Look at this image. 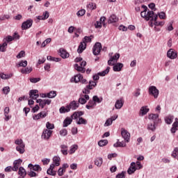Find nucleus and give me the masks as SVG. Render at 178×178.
<instances>
[{
    "label": "nucleus",
    "instance_id": "nucleus-10",
    "mask_svg": "<svg viewBox=\"0 0 178 178\" xmlns=\"http://www.w3.org/2000/svg\"><path fill=\"white\" fill-rule=\"evenodd\" d=\"M33 26V19H29L26 21L24 22L22 24V30H29Z\"/></svg>",
    "mask_w": 178,
    "mask_h": 178
},
{
    "label": "nucleus",
    "instance_id": "nucleus-12",
    "mask_svg": "<svg viewBox=\"0 0 178 178\" xmlns=\"http://www.w3.org/2000/svg\"><path fill=\"white\" fill-rule=\"evenodd\" d=\"M167 56L170 59H176L177 58V51L173 50V49H170L167 52Z\"/></svg>",
    "mask_w": 178,
    "mask_h": 178
},
{
    "label": "nucleus",
    "instance_id": "nucleus-47",
    "mask_svg": "<svg viewBox=\"0 0 178 178\" xmlns=\"http://www.w3.org/2000/svg\"><path fill=\"white\" fill-rule=\"evenodd\" d=\"M108 145V140H101L98 142V145L99 147H105Z\"/></svg>",
    "mask_w": 178,
    "mask_h": 178
},
{
    "label": "nucleus",
    "instance_id": "nucleus-44",
    "mask_svg": "<svg viewBox=\"0 0 178 178\" xmlns=\"http://www.w3.org/2000/svg\"><path fill=\"white\" fill-rule=\"evenodd\" d=\"M88 9H90V10H95V9H97V4L94 3H89L87 5Z\"/></svg>",
    "mask_w": 178,
    "mask_h": 178
},
{
    "label": "nucleus",
    "instance_id": "nucleus-35",
    "mask_svg": "<svg viewBox=\"0 0 178 178\" xmlns=\"http://www.w3.org/2000/svg\"><path fill=\"white\" fill-rule=\"evenodd\" d=\"M119 21V18L116 17L115 15H112L109 19H108V23L112 24V23H116V22Z\"/></svg>",
    "mask_w": 178,
    "mask_h": 178
},
{
    "label": "nucleus",
    "instance_id": "nucleus-59",
    "mask_svg": "<svg viewBox=\"0 0 178 178\" xmlns=\"http://www.w3.org/2000/svg\"><path fill=\"white\" fill-rule=\"evenodd\" d=\"M23 162V160L19 159L17 160L14 161L13 165H15V166H20L22 165V163Z\"/></svg>",
    "mask_w": 178,
    "mask_h": 178
},
{
    "label": "nucleus",
    "instance_id": "nucleus-28",
    "mask_svg": "<svg viewBox=\"0 0 178 178\" xmlns=\"http://www.w3.org/2000/svg\"><path fill=\"white\" fill-rule=\"evenodd\" d=\"M73 122V120L69 117H67L65 120L63 121V127H67L69 124H72V122Z\"/></svg>",
    "mask_w": 178,
    "mask_h": 178
},
{
    "label": "nucleus",
    "instance_id": "nucleus-43",
    "mask_svg": "<svg viewBox=\"0 0 178 178\" xmlns=\"http://www.w3.org/2000/svg\"><path fill=\"white\" fill-rule=\"evenodd\" d=\"M54 129H55V124L49 122L46 123V130H54Z\"/></svg>",
    "mask_w": 178,
    "mask_h": 178
},
{
    "label": "nucleus",
    "instance_id": "nucleus-23",
    "mask_svg": "<svg viewBox=\"0 0 178 178\" xmlns=\"http://www.w3.org/2000/svg\"><path fill=\"white\" fill-rule=\"evenodd\" d=\"M149 112V108H148V106H142L140 109L139 115L140 116H145V115H147V113Z\"/></svg>",
    "mask_w": 178,
    "mask_h": 178
},
{
    "label": "nucleus",
    "instance_id": "nucleus-53",
    "mask_svg": "<svg viewBox=\"0 0 178 178\" xmlns=\"http://www.w3.org/2000/svg\"><path fill=\"white\" fill-rule=\"evenodd\" d=\"M59 134L61 137H65V136H67V130L66 129H62L59 131Z\"/></svg>",
    "mask_w": 178,
    "mask_h": 178
},
{
    "label": "nucleus",
    "instance_id": "nucleus-38",
    "mask_svg": "<svg viewBox=\"0 0 178 178\" xmlns=\"http://www.w3.org/2000/svg\"><path fill=\"white\" fill-rule=\"evenodd\" d=\"M59 112L60 113H67V112H70V110L69 109L68 106H66L65 107L62 106L60 108Z\"/></svg>",
    "mask_w": 178,
    "mask_h": 178
},
{
    "label": "nucleus",
    "instance_id": "nucleus-45",
    "mask_svg": "<svg viewBox=\"0 0 178 178\" xmlns=\"http://www.w3.org/2000/svg\"><path fill=\"white\" fill-rule=\"evenodd\" d=\"M78 124H87V120L82 117H79V120L76 121Z\"/></svg>",
    "mask_w": 178,
    "mask_h": 178
},
{
    "label": "nucleus",
    "instance_id": "nucleus-15",
    "mask_svg": "<svg viewBox=\"0 0 178 178\" xmlns=\"http://www.w3.org/2000/svg\"><path fill=\"white\" fill-rule=\"evenodd\" d=\"M122 137L125 140L127 143H129L130 141V133L127 131L126 129H122L121 131Z\"/></svg>",
    "mask_w": 178,
    "mask_h": 178
},
{
    "label": "nucleus",
    "instance_id": "nucleus-16",
    "mask_svg": "<svg viewBox=\"0 0 178 178\" xmlns=\"http://www.w3.org/2000/svg\"><path fill=\"white\" fill-rule=\"evenodd\" d=\"M90 99V96L88 95H82L78 100V103L81 105H84V104H87V101Z\"/></svg>",
    "mask_w": 178,
    "mask_h": 178
},
{
    "label": "nucleus",
    "instance_id": "nucleus-18",
    "mask_svg": "<svg viewBox=\"0 0 178 178\" xmlns=\"http://www.w3.org/2000/svg\"><path fill=\"white\" fill-rule=\"evenodd\" d=\"M29 96L31 99H37L40 95H38V90H31L29 92Z\"/></svg>",
    "mask_w": 178,
    "mask_h": 178
},
{
    "label": "nucleus",
    "instance_id": "nucleus-26",
    "mask_svg": "<svg viewBox=\"0 0 178 178\" xmlns=\"http://www.w3.org/2000/svg\"><path fill=\"white\" fill-rule=\"evenodd\" d=\"M84 115V112L83 111H75L72 115L71 119L76 120L77 118H80V116H83Z\"/></svg>",
    "mask_w": 178,
    "mask_h": 178
},
{
    "label": "nucleus",
    "instance_id": "nucleus-21",
    "mask_svg": "<svg viewBox=\"0 0 178 178\" xmlns=\"http://www.w3.org/2000/svg\"><path fill=\"white\" fill-rule=\"evenodd\" d=\"M81 79H83V75H81V74H79L72 77L70 79V81L71 83H79V81H81Z\"/></svg>",
    "mask_w": 178,
    "mask_h": 178
},
{
    "label": "nucleus",
    "instance_id": "nucleus-56",
    "mask_svg": "<svg viewBox=\"0 0 178 178\" xmlns=\"http://www.w3.org/2000/svg\"><path fill=\"white\" fill-rule=\"evenodd\" d=\"M3 92L5 95H8L10 92V88L9 86H6L3 88Z\"/></svg>",
    "mask_w": 178,
    "mask_h": 178
},
{
    "label": "nucleus",
    "instance_id": "nucleus-22",
    "mask_svg": "<svg viewBox=\"0 0 178 178\" xmlns=\"http://www.w3.org/2000/svg\"><path fill=\"white\" fill-rule=\"evenodd\" d=\"M18 175H19L18 178L26 177V175H27V172H26V169H24V167H19L18 170Z\"/></svg>",
    "mask_w": 178,
    "mask_h": 178
},
{
    "label": "nucleus",
    "instance_id": "nucleus-34",
    "mask_svg": "<svg viewBox=\"0 0 178 178\" xmlns=\"http://www.w3.org/2000/svg\"><path fill=\"white\" fill-rule=\"evenodd\" d=\"M79 148V146L77 145H72L70 147V151H69V154L70 155L74 154L76 152V151H77Z\"/></svg>",
    "mask_w": 178,
    "mask_h": 178
},
{
    "label": "nucleus",
    "instance_id": "nucleus-63",
    "mask_svg": "<svg viewBox=\"0 0 178 178\" xmlns=\"http://www.w3.org/2000/svg\"><path fill=\"white\" fill-rule=\"evenodd\" d=\"M31 83H38V81H41V78H31L30 79Z\"/></svg>",
    "mask_w": 178,
    "mask_h": 178
},
{
    "label": "nucleus",
    "instance_id": "nucleus-40",
    "mask_svg": "<svg viewBox=\"0 0 178 178\" xmlns=\"http://www.w3.org/2000/svg\"><path fill=\"white\" fill-rule=\"evenodd\" d=\"M156 124H155V122L150 123L147 125V130H151V131H155V130H156Z\"/></svg>",
    "mask_w": 178,
    "mask_h": 178
},
{
    "label": "nucleus",
    "instance_id": "nucleus-7",
    "mask_svg": "<svg viewBox=\"0 0 178 178\" xmlns=\"http://www.w3.org/2000/svg\"><path fill=\"white\" fill-rule=\"evenodd\" d=\"M149 120H153L154 124H158V123H162V120L159 118V115L158 114H149Z\"/></svg>",
    "mask_w": 178,
    "mask_h": 178
},
{
    "label": "nucleus",
    "instance_id": "nucleus-6",
    "mask_svg": "<svg viewBox=\"0 0 178 178\" xmlns=\"http://www.w3.org/2000/svg\"><path fill=\"white\" fill-rule=\"evenodd\" d=\"M102 49V44L100 42H96L93 47L92 52L93 55H99L101 50Z\"/></svg>",
    "mask_w": 178,
    "mask_h": 178
},
{
    "label": "nucleus",
    "instance_id": "nucleus-17",
    "mask_svg": "<svg viewBox=\"0 0 178 178\" xmlns=\"http://www.w3.org/2000/svg\"><path fill=\"white\" fill-rule=\"evenodd\" d=\"M136 166L137 165H136V163H134V162L131 163V165L127 170V173L129 175H133V173H134V172H136V170H138V169H137Z\"/></svg>",
    "mask_w": 178,
    "mask_h": 178
},
{
    "label": "nucleus",
    "instance_id": "nucleus-57",
    "mask_svg": "<svg viewBox=\"0 0 178 178\" xmlns=\"http://www.w3.org/2000/svg\"><path fill=\"white\" fill-rule=\"evenodd\" d=\"M84 15H86V10L84 9L80 10L76 13V15L79 17H81V16H84Z\"/></svg>",
    "mask_w": 178,
    "mask_h": 178
},
{
    "label": "nucleus",
    "instance_id": "nucleus-19",
    "mask_svg": "<svg viewBox=\"0 0 178 178\" xmlns=\"http://www.w3.org/2000/svg\"><path fill=\"white\" fill-rule=\"evenodd\" d=\"M112 66H113V70L114 72H120L123 68V63H114Z\"/></svg>",
    "mask_w": 178,
    "mask_h": 178
},
{
    "label": "nucleus",
    "instance_id": "nucleus-14",
    "mask_svg": "<svg viewBox=\"0 0 178 178\" xmlns=\"http://www.w3.org/2000/svg\"><path fill=\"white\" fill-rule=\"evenodd\" d=\"M68 106V108L70 111L72 109V111H76L80 106V104L76 101H72L70 103L69 105H67Z\"/></svg>",
    "mask_w": 178,
    "mask_h": 178
},
{
    "label": "nucleus",
    "instance_id": "nucleus-61",
    "mask_svg": "<svg viewBox=\"0 0 178 178\" xmlns=\"http://www.w3.org/2000/svg\"><path fill=\"white\" fill-rule=\"evenodd\" d=\"M65 172H66V170L63 169V168H60L58 170V176H63V173H65Z\"/></svg>",
    "mask_w": 178,
    "mask_h": 178
},
{
    "label": "nucleus",
    "instance_id": "nucleus-13",
    "mask_svg": "<svg viewBox=\"0 0 178 178\" xmlns=\"http://www.w3.org/2000/svg\"><path fill=\"white\" fill-rule=\"evenodd\" d=\"M28 168H29L30 170H33V172H41L42 170V168L38 164L33 165L29 163Z\"/></svg>",
    "mask_w": 178,
    "mask_h": 178
},
{
    "label": "nucleus",
    "instance_id": "nucleus-33",
    "mask_svg": "<svg viewBox=\"0 0 178 178\" xmlns=\"http://www.w3.org/2000/svg\"><path fill=\"white\" fill-rule=\"evenodd\" d=\"M60 152L63 155H67V145H60Z\"/></svg>",
    "mask_w": 178,
    "mask_h": 178
},
{
    "label": "nucleus",
    "instance_id": "nucleus-25",
    "mask_svg": "<svg viewBox=\"0 0 178 178\" xmlns=\"http://www.w3.org/2000/svg\"><path fill=\"white\" fill-rule=\"evenodd\" d=\"M174 119H175V116L172 115H169L164 118V120L167 124H172V123H173Z\"/></svg>",
    "mask_w": 178,
    "mask_h": 178
},
{
    "label": "nucleus",
    "instance_id": "nucleus-55",
    "mask_svg": "<svg viewBox=\"0 0 178 178\" xmlns=\"http://www.w3.org/2000/svg\"><path fill=\"white\" fill-rule=\"evenodd\" d=\"M26 56V52L24 51H21L18 55H17V59H21V58H24Z\"/></svg>",
    "mask_w": 178,
    "mask_h": 178
},
{
    "label": "nucleus",
    "instance_id": "nucleus-48",
    "mask_svg": "<svg viewBox=\"0 0 178 178\" xmlns=\"http://www.w3.org/2000/svg\"><path fill=\"white\" fill-rule=\"evenodd\" d=\"M17 67H26L27 66V60H22L17 65Z\"/></svg>",
    "mask_w": 178,
    "mask_h": 178
},
{
    "label": "nucleus",
    "instance_id": "nucleus-62",
    "mask_svg": "<svg viewBox=\"0 0 178 178\" xmlns=\"http://www.w3.org/2000/svg\"><path fill=\"white\" fill-rule=\"evenodd\" d=\"M90 90L92 89H90L88 86H86V87L83 90V94H86V95H87V94H90Z\"/></svg>",
    "mask_w": 178,
    "mask_h": 178
},
{
    "label": "nucleus",
    "instance_id": "nucleus-32",
    "mask_svg": "<svg viewBox=\"0 0 178 178\" xmlns=\"http://www.w3.org/2000/svg\"><path fill=\"white\" fill-rule=\"evenodd\" d=\"M178 130V122H174L172 124V127L170 129V131L172 134H175L176 131Z\"/></svg>",
    "mask_w": 178,
    "mask_h": 178
},
{
    "label": "nucleus",
    "instance_id": "nucleus-41",
    "mask_svg": "<svg viewBox=\"0 0 178 178\" xmlns=\"http://www.w3.org/2000/svg\"><path fill=\"white\" fill-rule=\"evenodd\" d=\"M31 72H33V67H26L21 70V73L23 74H29V73H31Z\"/></svg>",
    "mask_w": 178,
    "mask_h": 178
},
{
    "label": "nucleus",
    "instance_id": "nucleus-29",
    "mask_svg": "<svg viewBox=\"0 0 178 178\" xmlns=\"http://www.w3.org/2000/svg\"><path fill=\"white\" fill-rule=\"evenodd\" d=\"M13 76V74H6L3 72L0 73V77L2 79V80H9L11 77Z\"/></svg>",
    "mask_w": 178,
    "mask_h": 178
},
{
    "label": "nucleus",
    "instance_id": "nucleus-31",
    "mask_svg": "<svg viewBox=\"0 0 178 178\" xmlns=\"http://www.w3.org/2000/svg\"><path fill=\"white\" fill-rule=\"evenodd\" d=\"M53 164L56 165V166H59L60 165V157H59V156L53 157Z\"/></svg>",
    "mask_w": 178,
    "mask_h": 178
},
{
    "label": "nucleus",
    "instance_id": "nucleus-24",
    "mask_svg": "<svg viewBox=\"0 0 178 178\" xmlns=\"http://www.w3.org/2000/svg\"><path fill=\"white\" fill-rule=\"evenodd\" d=\"M49 17V13L48 11H45L43 13L42 15H39L37 17L38 20H47Z\"/></svg>",
    "mask_w": 178,
    "mask_h": 178
},
{
    "label": "nucleus",
    "instance_id": "nucleus-42",
    "mask_svg": "<svg viewBox=\"0 0 178 178\" xmlns=\"http://www.w3.org/2000/svg\"><path fill=\"white\" fill-rule=\"evenodd\" d=\"M109 70H111V67H107L106 69L101 72L98 73L99 76H106V74H108V73H109Z\"/></svg>",
    "mask_w": 178,
    "mask_h": 178
},
{
    "label": "nucleus",
    "instance_id": "nucleus-46",
    "mask_svg": "<svg viewBox=\"0 0 178 178\" xmlns=\"http://www.w3.org/2000/svg\"><path fill=\"white\" fill-rule=\"evenodd\" d=\"M88 87L90 89L93 90L94 87H97V82L94 81H89V84L88 85Z\"/></svg>",
    "mask_w": 178,
    "mask_h": 178
},
{
    "label": "nucleus",
    "instance_id": "nucleus-49",
    "mask_svg": "<svg viewBox=\"0 0 178 178\" xmlns=\"http://www.w3.org/2000/svg\"><path fill=\"white\" fill-rule=\"evenodd\" d=\"M56 97V91H50L47 93V98H55Z\"/></svg>",
    "mask_w": 178,
    "mask_h": 178
},
{
    "label": "nucleus",
    "instance_id": "nucleus-39",
    "mask_svg": "<svg viewBox=\"0 0 178 178\" xmlns=\"http://www.w3.org/2000/svg\"><path fill=\"white\" fill-rule=\"evenodd\" d=\"M6 48H8V43L6 42L0 44V52H6Z\"/></svg>",
    "mask_w": 178,
    "mask_h": 178
},
{
    "label": "nucleus",
    "instance_id": "nucleus-5",
    "mask_svg": "<svg viewBox=\"0 0 178 178\" xmlns=\"http://www.w3.org/2000/svg\"><path fill=\"white\" fill-rule=\"evenodd\" d=\"M52 102V100L45 99H38L36 100V103L39 104V106L42 108H44L45 107V105H51V103Z\"/></svg>",
    "mask_w": 178,
    "mask_h": 178
},
{
    "label": "nucleus",
    "instance_id": "nucleus-64",
    "mask_svg": "<svg viewBox=\"0 0 178 178\" xmlns=\"http://www.w3.org/2000/svg\"><path fill=\"white\" fill-rule=\"evenodd\" d=\"M124 175H126V172L122 171L121 173L118 174L115 178H124Z\"/></svg>",
    "mask_w": 178,
    "mask_h": 178
},
{
    "label": "nucleus",
    "instance_id": "nucleus-36",
    "mask_svg": "<svg viewBox=\"0 0 178 178\" xmlns=\"http://www.w3.org/2000/svg\"><path fill=\"white\" fill-rule=\"evenodd\" d=\"M123 106V101L122 100H117L115 102V109H122Z\"/></svg>",
    "mask_w": 178,
    "mask_h": 178
},
{
    "label": "nucleus",
    "instance_id": "nucleus-2",
    "mask_svg": "<svg viewBox=\"0 0 178 178\" xmlns=\"http://www.w3.org/2000/svg\"><path fill=\"white\" fill-rule=\"evenodd\" d=\"M15 144L17 145L16 147V151H17V152L20 154H24V152H26V149H24L26 148V144H24V142H23V140L22 139L15 140Z\"/></svg>",
    "mask_w": 178,
    "mask_h": 178
},
{
    "label": "nucleus",
    "instance_id": "nucleus-4",
    "mask_svg": "<svg viewBox=\"0 0 178 178\" xmlns=\"http://www.w3.org/2000/svg\"><path fill=\"white\" fill-rule=\"evenodd\" d=\"M149 94L152 95L154 98L156 99L159 97V90L156 88L154 86L149 87Z\"/></svg>",
    "mask_w": 178,
    "mask_h": 178
},
{
    "label": "nucleus",
    "instance_id": "nucleus-58",
    "mask_svg": "<svg viewBox=\"0 0 178 178\" xmlns=\"http://www.w3.org/2000/svg\"><path fill=\"white\" fill-rule=\"evenodd\" d=\"M134 95L137 98L141 95V89L137 88L136 89Z\"/></svg>",
    "mask_w": 178,
    "mask_h": 178
},
{
    "label": "nucleus",
    "instance_id": "nucleus-30",
    "mask_svg": "<svg viewBox=\"0 0 178 178\" xmlns=\"http://www.w3.org/2000/svg\"><path fill=\"white\" fill-rule=\"evenodd\" d=\"M103 162L104 160L102 159V157H98L95 160V165L98 166V168H101V166H102Z\"/></svg>",
    "mask_w": 178,
    "mask_h": 178
},
{
    "label": "nucleus",
    "instance_id": "nucleus-50",
    "mask_svg": "<svg viewBox=\"0 0 178 178\" xmlns=\"http://www.w3.org/2000/svg\"><path fill=\"white\" fill-rule=\"evenodd\" d=\"M28 176H29V177H37V176H38V174H37L33 170H30V172H28Z\"/></svg>",
    "mask_w": 178,
    "mask_h": 178
},
{
    "label": "nucleus",
    "instance_id": "nucleus-52",
    "mask_svg": "<svg viewBox=\"0 0 178 178\" xmlns=\"http://www.w3.org/2000/svg\"><path fill=\"white\" fill-rule=\"evenodd\" d=\"M47 175H49L50 176H56V171L54 170H51L50 168H48L47 170Z\"/></svg>",
    "mask_w": 178,
    "mask_h": 178
},
{
    "label": "nucleus",
    "instance_id": "nucleus-9",
    "mask_svg": "<svg viewBox=\"0 0 178 178\" xmlns=\"http://www.w3.org/2000/svg\"><path fill=\"white\" fill-rule=\"evenodd\" d=\"M120 58V54L119 53H116L114 56H111L110 59L108 60V65L109 66L114 65L118 62V60Z\"/></svg>",
    "mask_w": 178,
    "mask_h": 178
},
{
    "label": "nucleus",
    "instance_id": "nucleus-1",
    "mask_svg": "<svg viewBox=\"0 0 178 178\" xmlns=\"http://www.w3.org/2000/svg\"><path fill=\"white\" fill-rule=\"evenodd\" d=\"M142 8L144 10L140 13L141 17H143L147 21L150 20V22H154V26H159V22L156 21L158 15H155L152 10H148V8L145 6H142Z\"/></svg>",
    "mask_w": 178,
    "mask_h": 178
},
{
    "label": "nucleus",
    "instance_id": "nucleus-8",
    "mask_svg": "<svg viewBox=\"0 0 178 178\" xmlns=\"http://www.w3.org/2000/svg\"><path fill=\"white\" fill-rule=\"evenodd\" d=\"M52 133H54L52 130L44 129L42 133V138H43V140H49L52 136Z\"/></svg>",
    "mask_w": 178,
    "mask_h": 178
},
{
    "label": "nucleus",
    "instance_id": "nucleus-27",
    "mask_svg": "<svg viewBox=\"0 0 178 178\" xmlns=\"http://www.w3.org/2000/svg\"><path fill=\"white\" fill-rule=\"evenodd\" d=\"M86 47H87L86 44H84V42H81L77 49L78 54H82L83 51L86 49Z\"/></svg>",
    "mask_w": 178,
    "mask_h": 178
},
{
    "label": "nucleus",
    "instance_id": "nucleus-3",
    "mask_svg": "<svg viewBox=\"0 0 178 178\" xmlns=\"http://www.w3.org/2000/svg\"><path fill=\"white\" fill-rule=\"evenodd\" d=\"M86 65H87V62L82 61L80 63V65H79V64H75L74 65V67L75 70H77V72H80L81 73H85Z\"/></svg>",
    "mask_w": 178,
    "mask_h": 178
},
{
    "label": "nucleus",
    "instance_id": "nucleus-54",
    "mask_svg": "<svg viewBox=\"0 0 178 178\" xmlns=\"http://www.w3.org/2000/svg\"><path fill=\"white\" fill-rule=\"evenodd\" d=\"M112 123H113V122L112 121V120H110L109 118H108L104 124V127H108V126H112Z\"/></svg>",
    "mask_w": 178,
    "mask_h": 178
},
{
    "label": "nucleus",
    "instance_id": "nucleus-37",
    "mask_svg": "<svg viewBox=\"0 0 178 178\" xmlns=\"http://www.w3.org/2000/svg\"><path fill=\"white\" fill-rule=\"evenodd\" d=\"M92 99L95 104H101V102H102L104 99L102 97H99L97 95H95L92 97Z\"/></svg>",
    "mask_w": 178,
    "mask_h": 178
},
{
    "label": "nucleus",
    "instance_id": "nucleus-60",
    "mask_svg": "<svg viewBox=\"0 0 178 178\" xmlns=\"http://www.w3.org/2000/svg\"><path fill=\"white\" fill-rule=\"evenodd\" d=\"M83 44H86L87 42H91V38L90 36H85L83 39Z\"/></svg>",
    "mask_w": 178,
    "mask_h": 178
},
{
    "label": "nucleus",
    "instance_id": "nucleus-11",
    "mask_svg": "<svg viewBox=\"0 0 178 178\" xmlns=\"http://www.w3.org/2000/svg\"><path fill=\"white\" fill-rule=\"evenodd\" d=\"M48 116V113L45 111H42L37 115L33 116V120H40V119H44V118H47Z\"/></svg>",
    "mask_w": 178,
    "mask_h": 178
},
{
    "label": "nucleus",
    "instance_id": "nucleus-20",
    "mask_svg": "<svg viewBox=\"0 0 178 178\" xmlns=\"http://www.w3.org/2000/svg\"><path fill=\"white\" fill-rule=\"evenodd\" d=\"M60 56H61L63 59H67V58L70 56V54L69 52H67L65 49H60Z\"/></svg>",
    "mask_w": 178,
    "mask_h": 178
},
{
    "label": "nucleus",
    "instance_id": "nucleus-51",
    "mask_svg": "<svg viewBox=\"0 0 178 178\" xmlns=\"http://www.w3.org/2000/svg\"><path fill=\"white\" fill-rule=\"evenodd\" d=\"M177 155H178V147H175L172 151L171 156H172V158L177 159L178 157Z\"/></svg>",
    "mask_w": 178,
    "mask_h": 178
}]
</instances>
